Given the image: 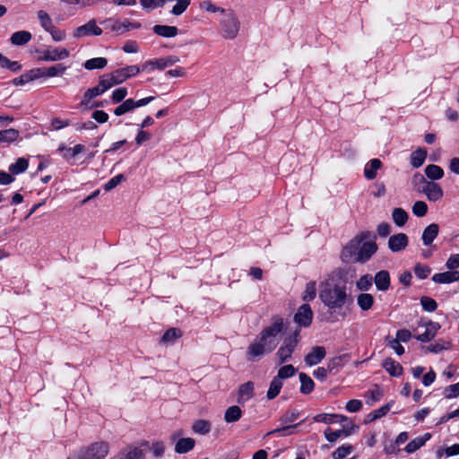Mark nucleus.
Listing matches in <instances>:
<instances>
[{
	"label": "nucleus",
	"instance_id": "37",
	"mask_svg": "<svg viewBox=\"0 0 459 459\" xmlns=\"http://www.w3.org/2000/svg\"><path fill=\"white\" fill-rule=\"evenodd\" d=\"M212 424L206 420H198L193 423L192 429L194 432L205 435L211 431Z\"/></svg>",
	"mask_w": 459,
	"mask_h": 459
},
{
	"label": "nucleus",
	"instance_id": "42",
	"mask_svg": "<svg viewBox=\"0 0 459 459\" xmlns=\"http://www.w3.org/2000/svg\"><path fill=\"white\" fill-rule=\"evenodd\" d=\"M182 332L178 328H169L167 330L161 337V342L165 343L173 342L177 339L180 338Z\"/></svg>",
	"mask_w": 459,
	"mask_h": 459
},
{
	"label": "nucleus",
	"instance_id": "7",
	"mask_svg": "<svg viewBox=\"0 0 459 459\" xmlns=\"http://www.w3.org/2000/svg\"><path fill=\"white\" fill-rule=\"evenodd\" d=\"M414 180H417L419 183L422 184L420 192L424 193L430 202L439 201L444 195V192L441 186L433 181H427L425 178L418 173L414 176Z\"/></svg>",
	"mask_w": 459,
	"mask_h": 459
},
{
	"label": "nucleus",
	"instance_id": "10",
	"mask_svg": "<svg viewBox=\"0 0 459 459\" xmlns=\"http://www.w3.org/2000/svg\"><path fill=\"white\" fill-rule=\"evenodd\" d=\"M178 62H179V57L177 56L171 55V56H169L166 57L158 58V59H154V60H149V61L145 62L143 65V70L149 69V68L150 69L157 68L159 70H163L167 67L172 66L173 65H175Z\"/></svg>",
	"mask_w": 459,
	"mask_h": 459
},
{
	"label": "nucleus",
	"instance_id": "64",
	"mask_svg": "<svg viewBox=\"0 0 459 459\" xmlns=\"http://www.w3.org/2000/svg\"><path fill=\"white\" fill-rule=\"evenodd\" d=\"M446 397L448 399L456 397L459 395V382L455 385H448L446 390Z\"/></svg>",
	"mask_w": 459,
	"mask_h": 459
},
{
	"label": "nucleus",
	"instance_id": "12",
	"mask_svg": "<svg viewBox=\"0 0 459 459\" xmlns=\"http://www.w3.org/2000/svg\"><path fill=\"white\" fill-rule=\"evenodd\" d=\"M313 319V311L308 304L301 305L294 316L295 322L304 327L311 325Z\"/></svg>",
	"mask_w": 459,
	"mask_h": 459
},
{
	"label": "nucleus",
	"instance_id": "63",
	"mask_svg": "<svg viewBox=\"0 0 459 459\" xmlns=\"http://www.w3.org/2000/svg\"><path fill=\"white\" fill-rule=\"evenodd\" d=\"M199 7L201 10H204V11H206L209 13H216V12L221 13V9H222V8H220L219 6L215 5L209 0H204V1L201 2L199 4Z\"/></svg>",
	"mask_w": 459,
	"mask_h": 459
},
{
	"label": "nucleus",
	"instance_id": "60",
	"mask_svg": "<svg viewBox=\"0 0 459 459\" xmlns=\"http://www.w3.org/2000/svg\"><path fill=\"white\" fill-rule=\"evenodd\" d=\"M335 414H330V413H320L313 417L314 421L316 422H323L326 424H330L333 422H335Z\"/></svg>",
	"mask_w": 459,
	"mask_h": 459
},
{
	"label": "nucleus",
	"instance_id": "35",
	"mask_svg": "<svg viewBox=\"0 0 459 459\" xmlns=\"http://www.w3.org/2000/svg\"><path fill=\"white\" fill-rule=\"evenodd\" d=\"M29 161L25 158H19L17 160L9 166V171L13 175H18L27 170Z\"/></svg>",
	"mask_w": 459,
	"mask_h": 459
},
{
	"label": "nucleus",
	"instance_id": "61",
	"mask_svg": "<svg viewBox=\"0 0 459 459\" xmlns=\"http://www.w3.org/2000/svg\"><path fill=\"white\" fill-rule=\"evenodd\" d=\"M127 96V89L125 87L117 88L112 92V101L114 103L121 102Z\"/></svg>",
	"mask_w": 459,
	"mask_h": 459
},
{
	"label": "nucleus",
	"instance_id": "17",
	"mask_svg": "<svg viewBox=\"0 0 459 459\" xmlns=\"http://www.w3.org/2000/svg\"><path fill=\"white\" fill-rule=\"evenodd\" d=\"M439 328L440 325L438 323L429 321L426 325V331L423 333L417 335L416 339L421 342H428L436 336Z\"/></svg>",
	"mask_w": 459,
	"mask_h": 459
},
{
	"label": "nucleus",
	"instance_id": "44",
	"mask_svg": "<svg viewBox=\"0 0 459 459\" xmlns=\"http://www.w3.org/2000/svg\"><path fill=\"white\" fill-rule=\"evenodd\" d=\"M38 19L40 22L41 27L48 31L53 26V22L48 13L43 10H40L37 13Z\"/></svg>",
	"mask_w": 459,
	"mask_h": 459
},
{
	"label": "nucleus",
	"instance_id": "47",
	"mask_svg": "<svg viewBox=\"0 0 459 459\" xmlns=\"http://www.w3.org/2000/svg\"><path fill=\"white\" fill-rule=\"evenodd\" d=\"M99 83L100 87L104 89L105 91L112 88L113 86L118 84L114 78V75L111 74H107L100 77Z\"/></svg>",
	"mask_w": 459,
	"mask_h": 459
},
{
	"label": "nucleus",
	"instance_id": "2",
	"mask_svg": "<svg viewBox=\"0 0 459 459\" xmlns=\"http://www.w3.org/2000/svg\"><path fill=\"white\" fill-rule=\"evenodd\" d=\"M220 20L221 33L225 39H234L238 35L240 22L231 9H221Z\"/></svg>",
	"mask_w": 459,
	"mask_h": 459
},
{
	"label": "nucleus",
	"instance_id": "5",
	"mask_svg": "<svg viewBox=\"0 0 459 459\" xmlns=\"http://www.w3.org/2000/svg\"><path fill=\"white\" fill-rule=\"evenodd\" d=\"M283 329V319L280 316H275L273 318V323L267 327L264 328L263 331L259 333V336L262 340L266 342L269 346V349H275L278 345L277 335Z\"/></svg>",
	"mask_w": 459,
	"mask_h": 459
},
{
	"label": "nucleus",
	"instance_id": "32",
	"mask_svg": "<svg viewBox=\"0 0 459 459\" xmlns=\"http://www.w3.org/2000/svg\"><path fill=\"white\" fill-rule=\"evenodd\" d=\"M241 409L237 405H232L226 410L224 420L228 423L236 422L241 418Z\"/></svg>",
	"mask_w": 459,
	"mask_h": 459
},
{
	"label": "nucleus",
	"instance_id": "27",
	"mask_svg": "<svg viewBox=\"0 0 459 459\" xmlns=\"http://www.w3.org/2000/svg\"><path fill=\"white\" fill-rule=\"evenodd\" d=\"M195 445V439L191 437L179 438L175 446V452L178 454H185L191 451Z\"/></svg>",
	"mask_w": 459,
	"mask_h": 459
},
{
	"label": "nucleus",
	"instance_id": "53",
	"mask_svg": "<svg viewBox=\"0 0 459 459\" xmlns=\"http://www.w3.org/2000/svg\"><path fill=\"white\" fill-rule=\"evenodd\" d=\"M0 65L2 67H6L13 72H17L22 68L21 65L18 62L11 61L1 54H0Z\"/></svg>",
	"mask_w": 459,
	"mask_h": 459
},
{
	"label": "nucleus",
	"instance_id": "30",
	"mask_svg": "<svg viewBox=\"0 0 459 459\" xmlns=\"http://www.w3.org/2000/svg\"><path fill=\"white\" fill-rule=\"evenodd\" d=\"M299 380H300V392L304 394H310L315 387L314 381L312 378L307 376L306 373H299Z\"/></svg>",
	"mask_w": 459,
	"mask_h": 459
},
{
	"label": "nucleus",
	"instance_id": "23",
	"mask_svg": "<svg viewBox=\"0 0 459 459\" xmlns=\"http://www.w3.org/2000/svg\"><path fill=\"white\" fill-rule=\"evenodd\" d=\"M430 437H431V435L429 433H426L421 437H418L414 438L413 440L410 441L407 444V446H405L404 450L408 454L414 453L415 451H417L418 449L422 447L425 445V443L429 439H430Z\"/></svg>",
	"mask_w": 459,
	"mask_h": 459
},
{
	"label": "nucleus",
	"instance_id": "22",
	"mask_svg": "<svg viewBox=\"0 0 459 459\" xmlns=\"http://www.w3.org/2000/svg\"><path fill=\"white\" fill-rule=\"evenodd\" d=\"M358 428L357 426L352 425L350 429H342L335 431H331L330 429H327L325 431V437L327 441L333 443L341 437H348L352 433V429Z\"/></svg>",
	"mask_w": 459,
	"mask_h": 459
},
{
	"label": "nucleus",
	"instance_id": "59",
	"mask_svg": "<svg viewBox=\"0 0 459 459\" xmlns=\"http://www.w3.org/2000/svg\"><path fill=\"white\" fill-rule=\"evenodd\" d=\"M387 344L391 347L398 356L404 353V348L401 345L399 340L392 339L390 336L385 338Z\"/></svg>",
	"mask_w": 459,
	"mask_h": 459
},
{
	"label": "nucleus",
	"instance_id": "55",
	"mask_svg": "<svg viewBox=\"0 0 459 459\" xmlns=\"http://www.w3.org/2000/svg\"><path fill=\"white\" fill-rule=\"evenodd\" d=\"M420 304L423 309L428 312H434L437 307L436 300L429 297H422L420 299Z\"/></svg>",
	"mask_w": 459,
	"mask_h": 459
},
{
	"label": "nucleus",
	"instance_id": "43",
	"mask_svg": "<svg viewBox=\"0 0 459 459\" xmlns=\"http://www.w3.org/2000/svg\"><path fill=\"white\" fill-rule=\"evenodd\" d=\"M254 392V383L251 381H248L243 385H240L238 390V402H240L241 399H249L253 395Z\"/></svg>",
	"mask_w": 459,
	"mask_h": 459
},
{
	"label": "nucleus",
	"instance_id": "9",
	"mask_svg": "<svg viewBox=\"0 0 459 459\" xmlns=\"http://www.w3.org/2000/svg\"><path fill=\"white\" fill-rule=\"evenodd\" d=\"M101 34L102 29L97 25L94 19H91L87 23L76 28L73 33V36L76 39H79L90 35L100 36Z\"/></svg>",
	"mask_w": 459,
	"mask_h": 459
},
{
	"label": "nucleus",
	"instance_id": "33",
	"mask_svg": "<svg viewBox=\"0 0 459 459\" xmlns=\"http://www.w3.org/2000/svg\"><path fill=\"white\" fill-rule=\"evenodd\" d=\"M135 108L134 100L127 99L114 109V114L117 117H120L126 113L133 111Z\"/></svg>",
	"mask_w": 459,
	"mask_h": 459
},
{
	"label": "nucleus",
	"instance_id": "18",
	"mask_svg": "<svg viewBox=\"0 0 459 459\" xmlns=\"http://www.w3.org/2000/svg\"><path fill=\"white\" fill-rule=\"evenodd\" d=\"M432 281L436 283H452L459 281L458 271H448L445 273H436L432 277Z\"/></svg>",
	"mask_w": 459,
	"mask_h": 459
},
{
	"label": "nucleus",
	"instance_id": "25",
	"mask_svg": "<svg viewBox=\"0 0 459 459\" xmlns=\"http://www.w3.org/2000/svg\"><path fill=\"white\" fill-rule=\"evenodd\" d=\"M382 162L378 159H372L365 166L364 176L367 179L372 180L377 177V171L381 168Z\"/></svg>",
	"mask_w": 459,
	"mask_h": 459
},
{
	"label": "nucleus",
	"instance_id": "40",
	"mask_svg": "<svg viewBox=\"0 0 459 459\" xmlns=\"http://www.w3.org/2000/svg\"><path fill=\"white\" fill-rule=\"evenodd\" d=\"M299 426V423L297 424H282V427L277 428L271 432H269V435H274L277 434L280 437H286L292 435L294 433V429Z\"/></svg>",
	"mask_w": 459,
	"mask_h": 459
},
{
	"label": "nucleus",
	"instance_id": "58",
	"mask_svg": "<svg viewBox=\"0 0 459 459\" xmlns=\"http://www.w3.org/2000/svg\"><path fill=\"white\" fill-rule=\"evenodd\" d=\"M190 0H178L177 4L173 6L171 13L174 15L182 14L189 6Z\"/></svg>",
	"mask_w": 459,
	"mask_h": 459
},
{
	"label": "nucleus",
	"instance_id": "39",
	"mask_svg": "<svg viewBox=\"0 0 459 459\" xmlns=\"http://www.w3.org/2000/svg\"><path fill=\"white\" fill-rule=\"evenodd\" d=\"M357 302L359 307L366 311L372 307L374 304V298L371 294L362 293L358 296Z\"/></svg>",
	"mask_w": 459,
	"mask_h": 459
},
{
	"label": "nucleus",
	"instance_id": "31",
	"mask_svg": "<svg viewBox=\"0 0 459 459\" xmlns=\"http://www.w3.org/2000/svg\"><path fill=\"white\" fill-rule=\"evenodd\" d=\"M20 133L14 128L0 131V143H11L18 139Z\"/></svg>",
	"mask_w": 459,
	"mask_h": 459
},
{
	"label": "nucleus",
	"instance_id": "16",
	"mask_svg": "<svg viewBox=\"0 0 459 459\" xmlns=\"http://www.w3.org/2000/svg\"><path fill=\"white\" fill-rule=\"evenodd\" d=\"M373 281L378 290L386 291L390 288V274L385 270L377 273Z\"/></svg>",
	"mask_w": 459,
	"mask_h": 459
},
{
	"label": "nucleus",
	"instance_id": "51",
	"mask_svg": "<svg viewBox=\"0 0 459 459\" xmlns=\"http://www.w3.org/2000/svg\"><path fill=\"white\" fill-rule=\"evenodd\" d=\"M428 212V205L423 201H417L412 205V212L417 217H423Z\"/></svg>",
	"mask_w": 459,
	"mask_h": 459
},
{
	"label": "nucleus",
	"instance_id": "20",
	"mask_svg": "<svg viewBox=\"0 0 459 459\" xmlns=\"http://www.w3.org/2000/svg\"><path fill=\"white\" fill-rule=\"evenodd\" d=\"M382 367L392 377H400L403 372L402 365L391 358L385 359L382 364Z\"/></svg>",
	"mask_w": 459,
	"mask_h": 459
},
{
	"label": "nucleus",
	"instance_id": "14",
	"mask_svg": "<svg viewBox=\"0 0 459 459\" xmlns=\"http://www.w3.org/2000/svg\"><path fill=\"white\" fill-rule=\"evenodd\" d=\"M326 351L323 346H315L305 357V362L308 366H315L320 363L325 357Z\"/></svg>",
	"mask_w": 459,
	"mask_h": 459
},
{
	"label": "nucleus",
	"instance_id": "3",
	"mask_svg": "<svg viewBox=\"0 0 459 459\" xmlns=\"http://www.w3.org/2000/svg\"><path fill=\"white\" fill-rule=\"evenodd\" d=\"M371 237L370 232L364 231L352 238L342 249L341 257L345 263H357L360 254L361 242Z\"/></svg>",
	"mask_w": 459,
	"mask_h": 459
},
{
	"label": "nucleus",
	"instance_id": "15",
	"mask_svg": "<svg viewBox=\"0 0 459 459\" xmlns=\"http://www.w3.org/2000/svg\"><path fill=\"white\" fill-rule=\"evenodd\" d=\"M360 254L359 256V263H365L377 252V246L373 240H364L361 242Z\"/></svg>",
	"mask_w": 459,
	"mask_h": 459
},
{
	"label": "nucleus",
	"instance_id": "24",
	"mask_svg": "<svg viewBox=\"0 0 459 459\" xmlns=\"http://www.w3.org/2000/svg\"><path fill=\"white\" fill-rule=\"evenodd\" d=\"M152 30L155 34L163 38H173L178 33V29L176 26L169 25H155Z\"/></svg>",
	"mask_w": 459,
	"mask_h": 459
},
{
	"label": "nucleus",
	"instance_id": "4",
	"mask_svg": "<svg viewBox=\"0 0 459 459\" xmlns=\"http://www.w3.org/2000/svg\"><path fill=\"white\" fill-rule=\"evenodd\" d=\"M109 452L108 442H95L87 447L81 449L77 454L68 459H105Z\"/></svg>",
	"mask_w": 459,
	"mask_h": 459
},
{
	"label": "nucleus",
	"instance_id": "50",
	"mask_svg": "<svg viewBox=\"0 0 459 459\" xmlns=\"http://www.w3.org/2000/svg\"><path fill=\"white\" fill-rule=\"evenodd\" d=\"M296 372L297 369L292 365H285L278 370L277 376L275 377L282 381L283 379L293 377Z\"/></svg>",
	"mask_w": 459,
	"mask_h": 459
},
{
	"label": "nucleus",
	"instance_id": "57",
	"mask_svg": "<svg viewBox=\"0 0 459 459\" xmlns=\"http://www.w3.org/2000/svg\"><path fill=\"white\" fill-rule=\"evenodd\" d=\"M126 178L123 174H118L109 179L105 185H104V190L105 191H110L113 188H115L117 185H119L121 182L125 181Z\"/></svg>",
	"mask_w": 459,
	"mask_h": 459
},
{
	"label": "nucleus",
	"instance_id": "11",
	"mask_svg": "<svg viewBox=\"0 0 459 459\" xmlns=\"http://www.w3.org/2000/svg\"><path fill=\"white\" fill-rule=\"evenodd\" d=\"M69 56V51L65 48H55L40 51L39 60L47 62H55L65 59Z\"/></svg>",
	"mask_w": 459,
	"mask_h": 459
},
{
	"label": "nucleus",
	"instance_id": "29",
	"mask_svg": "<svg viewBox=\"0 0 459 459\" xmlns=\"http://www.w3.org/2000/svg\"><path fill=\"white\" fill-rule=\"evenodd\" d=\"M408 218L409 215L407 212L403 208H394L392 212V219L394 224L400 228L405 225Z\"/></svg>",
	"mask_w": 459,
	"mask_h": 459
},
{
	"label": "nucleus",
	"instance_id": "6",
	"mask_svg": "<svg viewBox=\"0 0 459 459\" xmlns=\"http://www.w3.org/2000/svg\"><path fill=\"white\" fill-rule=\"evenodd\" d=\"M299 329H296L291 335L284 339L282 345L279 348L276 353L279 364H283L291 357V354L299 342Z\"/></svg>",
	"mask_w": 459,
	"mask_h": 459
},
{
	"label": "nucleus",
	"instance_id": "1",
	"mask_svg": "<svg viewBox=\"0 0 459 459\" xmlns=\"http://www.w3.org/2000/svg\"><path fill=\"white\" fill-rule=\"evenodd\" d=\"M347 298L345 283L333 277L320 283L319 299L329 309L342 308Z\"/></svg>",
	"mask_w": 459,
	"mask_h": 459
},
{
	"label": "nucleus",
	"instance_id": "21",
	"mask_svg": "<svg viewBox=\"0 0 459 459\" xmlns=\"http://www.w3.org/2000/svg\"><path fill=\"white\" fill-rule=\"evenodd\" d=\"M102 24H104L106 28L117 32V34H123L124 32L128 31L126 26L127 20H126L123 22H120L118 20L108 18L103 21Z\"/></svg>",
	"mask_w": 459,
	"mask_h": 459
},
{
	"label": "nucleus",
	"instance_id": "26",
	"mask_svg": "<svg viewBox=\"0 0 459 459\" xmlns=\"http://www.w3.org/2000/svg\"><path fill=\"white\" fill-rule=\"evenodd\" d=\"M32 36L30 31L27 30H19L14 33L10 38V41L13 45L15 46H23L28 43L31 39Z\"/></svg>",
	"mask_w": 459,
	"mask_h": 459
},
{
	"label": "nucleus",
	"instance_id": "52",
	"mask_svg": "<svg viewBox=\"0 0 459 459\" xmlns=\"http://www.w3.org/2000/svg\"><path fill=\"white\" fill-rule=\"evenodd\" d=\"M390 408L391 404L387 403L378 408L377 410H375L374 411L368 414L369 420L373 421L385 416L390 411Z\"/></svg>",
	"mask_w": 459,
	"mask_h": 459
},
{
	"label": "nucleus",
	"instance_id": "41",
	"mask_svg": "<svg viewBox=\"0 0 459 459\" xmlns=\"http://www.w3.org/2000/svg\"><path fill=\"white\" fill-rule=\"evenodd\" d=\"M354 450V447L350 444H344L339 446L333 452L332 456L333 459H343Z\"/></svg>",
	"mask_w": 459,
	"mask_h": 459
},
{
	"label": "nucleus",
	"instance_id": "46",
	"mask_svg": "<svg viewBox=\"0 0 459 459\" xmlns=\"http://www.w3.org/2000/svg\"><path fill=\"white\" fill-rule=\"evenodd\" d=\"M299 417V411L298 410H289L285 411L279 419L281 424H291Z\"/></svg>",
	"mask_w": 459,
	"mask_h": 459
},
{
	"label": "nucleus",
	"instance_id": "38",
	"mask_svg": "<svg viewBox=\"0 0 459 459\" xmlns=\"http://www.w3.org/2000/svg\"><path fill=\"white\" fill-rule=\"evenodd\" d=\"M108 64V60L105 57H94L87 60L83 64V67L87 70L102 69Z\"/></svg>",
	"mask_w": 459,
	"mask_h": 459
},
{
	"label": "nucleus",
	"instance_id": "48",
	"mask_svg": "<svg viewBox=\"0 0 459 459\" xmlns=\"http://www.w3.org/2000/svg\"><path fill=\"white\" fill-rule=\"evenodd\" d=\"M99 83L100 87L104 89L105 91L112 88L113 86L118 84L114 78V75L111 74H107L100 77Z\"/></svg>",
	"mask_w": 459,
	"mask_h": 459
},
{
	"label": "nucleus",
	"instance_id": "54",
	"mask_svg": "<svg viewBox=\"0 0 459 459\" xmlns=\"http://www.w3.org/2000/svg\"><path fill=\"white\" fill-rule=\"evenodd\" d=\"M373 277L369 274H365L357 281V287L360 290H368L372 286Z\"/></svg>",
	"mask_w": 459,
	"mask_h": 459
},
{
	"label": "nucleus",
	"instance_id": "34",
	"mask_svg": "<svg viewBox=\"0 0 459 459\" xmlns=\"http://www.w3.org/2000/svg\"><path fill=\"white\" fill-rule=\"evenodd\" d=\"M282 387V381L278 377H274L270 383L269 389L266 394V397L269 400H273L278 396Z\"/></svg>",
	"mask_w": 459,
	"mask_h": 459
},
{
	"label": "nucleus",
	"instance_id": "13",
	"mask_svg": "<svg viewBox=\"0 0 459 459\" xmlns=\"http://www.w3.org/2000/svg\"><path fill=\"white\" fill-rule=\"evenodd\" d=\"M409 243V238L404 233H397L391 236L388 239V247L394 252L397 253L406 248Z\"/></svg>",
	"mask_w": 459,
	"mask_h": 459
},
{
	"label": "nucleus",
	"instance_id": "45",
	"mask_svg": "<svg viewBox=\"0 0 459 459\" xmlns=\"http://www.w3.org/2000/svg\"><path fill=\"white\" fill-rule=\"evenodd\" d=\"M316 296V283L315 281H311L307 283L305 291L303 293V300L304 301H311Z\"/></svg>",
	"mask_w": 459,
	"mask_h": 459
},
{
	"label": "nucleus",
	"instance_id": "8",
	"mask_svg": "<svg viewBox=\"0 0 459 459\" xmlns=\"http://www.w3.org/2000/svg\"><path fill=\"white\" fill-rule=\"evenodd\" d=\"M262 338L258 335L256 339L250 343L247 348L246 357L247 361H257L266 353L272 352L274 349H269V346L265 344Z\"/></svg>",
	"mask_w": 459,
	"mask_h": 459
},
{
	"label": "nucleus",
	"instance_id": "36",
	"mask_svg": "<svg viewBox=\"0 0 459 459\" xmlns=\"http://www.w3.org/2000/svg\"><path fill=\"white\" fill-rule=\"evenodd\" d=\"M425 174L429 179L437 180L444 177V170L437 165L430 164L425 168Z\"/></svg>",
	"mask_w": 459,
	"mask_h": 459
},
{
	"label": "nucleus",
	"instance_id": "19",
	"mask_svg": "<svg viewBox=\"0 0 459 459\" xmlns=\"http://www.w3.org/2000/svg\"><path fill=\"white\" fill-rule=\"evenodd\" d=\"M439 228L437 223H431L423 230L421 239L425 246H429L438 235Z\"/></svg>",
	"mask_w": 459,
	"mask_h": 459
},
{
	"label": "nucleus",
	"instance_id": "62",
	"mask_svg": "<svg viewBox=\"0 0 459 459\" xmlns=\"http://www.w3.org/2000/svg\"><path fill=\"white\" fill-rule=\"evenodd\" d=\"M85 151V146L82 144H76L74 148H68L66 153L64 154L65 159L74 158L81 152Z\"/></svg>",
	"mask_w": 459,
	"mask_h": 459
},
{
	"label": "nucleus",
	"instance_id": "56",
	"mask_svg": "<svg viewBox=\"0 0 459 459\" xmlns=\"http://www.w3.org/2000/svg\"><path fill=\"white\" fill-rule=\"evenodd\" d=\"M431 272V269L428 265L417 264L414 267V273L419 279H426Z\"/></svg>",
	"mask_w": 459,
	"mask_h": 459
},
{
	"label": "nucleus",
	"instance_id": "49",
	"mask_svg": "<svg viewBox=\"0 0 459 459\" xmlns=\"http://www.w3.org/2000/svg\"><path fill=\"white\" fill-rule=\"evenodd\" d=\"M66 70V66L62 64H58L56 65H53L43 71L41 75H45L46 77H54L57 75H62Z\"/></svg>",
	"mask_w": 459,
	"mask_h": 459
},
{
	"label": "nucleus",
	"instance_id": "28",
	"mask_svg": "<svg viewBox=\"0 0 459 459\" xmlns=\"http://www.w3.org/2000/svg\"><path fill=\"white\" fill-rule=\"evenodd\" d=\"M427 158V151L422 148H418L411 154V165L413 168H420Z\"/></svg>",
	"mask_w": 459,
	"mask_h": 459
}]
</instances>
